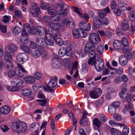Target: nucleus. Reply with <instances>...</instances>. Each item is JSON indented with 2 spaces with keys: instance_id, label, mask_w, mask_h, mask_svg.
Returning a JSON list of instances; mask_svg holds the SVG:
<instances>
[{
  "instance_id": "nucleus-63",
  "label": "nucleus",
  "mask_w": 135,
  "mask_h": 135,
  "mask_svg": "<svg viewBox=\"0 0 135 135\" xmlns=\"http://www.w3.org/2000/svg\"><path fill=\"white\" fill-rule=\"evenodd\" d=\"M113 118L114 120L117 121H120L121 119V117L118 114H114Z\"/></svg>"
},
{
  "instance_id": "nucleus-32",
  "label": "nucleus",
  "mask_w": 135,
  "mask_h": 135,
  "mask_svg": "<svg viewBox=\"0 0 135 135\" xmlns=\"http://www.w3.org/2000/svg\"><path fill=\"white\" fill-rule=\"evenodd\" d=\"M121 43L118 40L114 41L113 44L114 47L116 49H118L120 47Z\"/></svg>"
},
{
  "instance_id": "nucleus-36",
  "label": "nucleus",
  "mask_w": 135,
  "mask_h": 135,
  "mask_svg": "<svg viewBox=\"0 0 135 135\" xmlns=\"http://www.w3.org/2000/svg\"><path fill=\"white\" fill-rule=\"evenodd\" d=\"M54 38L56 43L59 46H61L64 43V41L61 38L59 37Z\"/></svg>"
},
{
  "instance_id": "nucleus-21",
  "label": "nucleus",
  "mask_w": 135,
  "mask_h": 135,
  "mask_svg": "<svg viewBox=\"0 0 135 135\" xmlns=\"http://www.w3.org/2000/svg\"><path fill=\"white\" fill-rule=\"evenodd\" d=\"M80 26L81 27V28L85 31H89L91 28V26L89 23L86 24L81 22Z\"/></svg>"
},
{
  "instance_id": "nucleus-26",
  "label": "nucleus",
  "mask_w": 135,
  "mask_h": 135,
  "mask_svg": "<svg viewBox=\"0 0 135 135\" xmlns=\"http://www.w3.org/2000/svg\"><path fill=\"white\" fill-rule=\"evenodd\" d=\"M120 64L122 66H124L127 64V60L126 57L123 56H120L119 59Z\"/></svg>"
},
{
  "instance_id": "nucleus-64",
  "label": "nucleus",
  "mask_w": 135,
  "mask_h": 135,
  "mask_svg": "<svg viewBox=\"0 0 135 135\" xmlns=\"http://www.w3.org/2000/svg\"><path fill=\"white\" fill-rule=\"evenodd\" d=\"M129 17L135 19V11L134 10L131 11L129 12Z\"/></svg>"
},
{
  "instance_id": "nucleus-59",
  "label": "nucleus",
  "mask_w": 135,
  "mask_h": 135,
  "mask_svg": "<svg viewBox=\"0 0 135 135\" xmlns=\"http://www.w3.org/2000/svg\"><path fill=\"white\" fill-rule=\"evenodd\" d=\"M33 55L35 58H37L40 56V51L35 50L32 53Z\"/></svg>"
},
{
  "instance_id": "nucleus-57",
  "label": "nucleus",
  "mask_w": 135,
  "mask_h": 135,
  "mask_svg": "<svg viewBox=\"0 0 135 135\" xmlns=\"http://www.w3.org/2000/svg\"><path fill=\"white\" fill-rule=\"evenodd\" d=\"M51 17L53 18V20L54 21H58L60 19V16L56 14L53 16H52Z\"/></svg>"
},
{
  "instance_id": "nucleus-12",
  "label": "nucleus",
  "mask_w": 135,
  "mask_h": 135,
  "mask_svg": "<svg viewBox=\"0 0 135 135\" xmlns=\"http://www.w3.org/2000/svg\"><path fill=\"white\" fill-rule=\"evenodd\" d=\"M36 34L39 36H41L45 33V29L44 27L41 26H38L34 29Z\"/></svg>"
},
{
  "instance_id": "nucleus-53",
  "label": "nucleus",
  "mask_w": 135,
  "mask_h": 135,
  "mask_svg": "<svg viewBox=\"0 0 135 135\" xmlns=\"http://www.w3.org/2000/svg\"><path fill=\"white\" fill-rule=\"evenodd\" d=\"M43 39L42 37H38L36 38V42L38 46H40L42 42Z\"/></svg>"
},
{
  "instance_id": "nucleus-8",
  "label": "nucleus",
  "mask_w": 135,
  "mask_h": 135,
  "mask_svg": "<svg viewBox=\"0 0 135 135\" xmlns=\"http://www.w3.org/2000/svg\"><path fill=\"white\" fill-rule=\"evenodd\" d=\"M17 60L18 62L22 64L28 60V57L27 55L25 53H19L17 56Z\"/></svg>"
},
{
  "instance_id": "nucleus-51",
  "label": "nucleus",
  "mask_w": 135,
  "mask_h": 135,
  "mask_svg": "<svg viewBox=\"0 0 135 135\" xmlns=\"http://www.w3.org/2000/svg\"><path fill=\"white\" fill-rule=\"evenodd\" d=\"M129 128L127 126H125L123 127L122 133L124 134L127 135L129 133Z\"/></svg>"
},
{
  "instance_id": "nucleus-55",
  "label": "nucleus",
  "mask_w": 135,
  "mask_h": 135,
  "mask_svg": "<svg viewBox=\"0 0 135 135\" xmlns=\"http://www.w3.org/2000/svg\"><path fill=\"white\" fill-rule=\"evenodd\" d=\"M39 88H41V86L38 84H34L32 86L33 90L35 92H36L38 90Z\"/></svg>"
},
{
  "instance_id": "nucleus-28",
  "label": "nucleus",
  "mask_w": 135,
  "mask_h": 135,
  "mask_svg": "<svg viewBox=\"0 0 135 135\" xmlns=\"http://www.w3.org/2000/svg\"><path fill=\"white\" fill-rule=\"evenodd\" d=\"M21 31L22 29L21 28L18 26H16L13 28L12 32L14 35L17 36Z\"/></svg>"
},
{
  "instance_id": "nucleus-3",
  "label": "nucleus",
  "mask_w": 135,
  "mask_h": 135,
  "mask_svg": "<svg viewBox=\"0 0 135 135\" xmlns=\"http://www.w3.org/2000/svg\"><path fill=\"white\" fill-rule=\"evenodd\" d=\"M57 76L52 77L46 85L47 88L44 86V89L47 91H49L50 92H53L56 88V87L57 84Z\"/></svg>"
},
{
  "instance_id": "nucleus-16",
  "label": "nucleus",
  "mask_w": 135,
  "mask_h": 135,
  "mask_svg": "<svg viewBox=\"0 0 135 135\" xmlns=\"http://www.w3.org/2000/svg\"><path fill=\"white\" fill-rule=\"evenodd\" d=\"M48 26L51 27L55 31L59 30L61 27V25L59 23L51 22H49Z\"/></svg>"
},
{
  "instance_id": "nucleus-4",
  "label": "nucleus",
  "mask_w": 135,
  "mask_h": 135,
  "mask_svg": "<svg viewBox=\"0 0 135 135\" xmlns=\"http://www.w3.org/2000/svg\"><path fill=\"white\" fill-rule=\"evenodd\" d=\"M95 46L94 44L91 45L90 43H87L84 48L85 51L88 54L89 56L91 58H95L96 52L95 50Z\"/></svg>"
},
{
  "instance_id": "nucleus-2",
  "label": "nucleus",
  "mask_w": 135,
  "mask_h": 135,
  "mask_svg": "<svg viewBox=\"0 0 135 135\" xmlns=\"http://www.w3.org/2000/svg\"><path fill=\"white\" fill-rule=\"evenodd\" d=\"M11 127L14 131L17 133L24 132L27 129L26 124L23 122H14L12 123Z\"/></svg>"
},
{
  "instance_id": "nucleus-22",
  "label": "nucleus",
  "mask_w": 135,
  "mask_h": 135,
  "mask_svg": "<svg viewBox=\"0 0 135 135\" xmlns=\"http://www.w3.org/2000/svg\"><path fill=\"white\" fill-rule=\"evenodd\" d=\"M24 80L27 83H33L35 82V80L34 78L28 76H27L24 77Z\"/></svg>"
},
{
  "instance_id": "nucleus-52",
  "label": "nucleus",
  "mask_w": 135,
  "mask_h": 135,
  "mask_svg": "<svg viewBox=\"0 0 135 135\" xmlns=\"http://www.w3.org/2000/svg\"><path fill=\"white\" fill-rule=\"evenodd\" d=\"M42 76V75L40 72H37L34 75V77L37 79L39 80L40 79Z\"/></svg>"
},
{
  "instance_id": "nucleus-50",
  "label": "nucleus",
  "mask_w": 135,
  "mask_h": 135,
  "mask_svg": "<svg viewBox=\"0 0 135 135\" xmlns=\"http://www.w3.org/2000/svg\"><path fill=\"white\" fill-rule=\"evenodd\" d=\"M15 15L16 17L20 18H22V15L21 12L18 10H16L15 12Z\"/></svg>"
},
{
  "instance_id": "nucleus-33",
  "label": "nucleus",
  "mask_w": 135,
  "mask_h": 135,
  "mask_svg": "<svg viewBox=\"0 0 135 135\" xmlns=\"http://www.w3.org/2000/svg\"><path fill=\"white\" fill-rule=\"evenodd\" d=\"M21 42L22 44H27L29 42L28 38L27 36H22L20 39Z\"/></svg>"
},
{
  "instance_id": "nucleus-46",
  "label": "nucleus",
  "mask_w": 135,
  "mask_h": 135,
  "mask_svg": "<svg viewBox=\"0 0 135 135\" xmlns=\"http://www.w3.org/2000/svg\"><path fill=\"white\" fill-rule=\"evenodd\" d=\"M110 132L112 135H118L119 131L115 128H112L110 129Z\"/></svg>"
},
{
  "instance_id": "nucleus-30",
  "label": "nucleus",
  "mask_w": 135,
  "mask_h": 135,
  "mask_svg": "<svg viewBox=\"0 0 135 135\" xmlns=\"http://www.w3.org/2000/svg\"><path fill=\"white\" fill-rule=\"evenodd\" d=\"M80 29L79 28L77 29L74 28L72 32L73 36L76 38H78L80 37V34L79 31Z\"/></svg>"
},
{
  "instance_id": "nucleus-13",
  "label": "nucleus",
  "mask_w": 135,
  "mask_h": 135,
  "mask_svg": "<svg viewBox=\"0 0 135 135\" xmlns=\"http://www.w3.org/2000/svg\"><path fill=\"white\" fill-rule=\"evenodd\" d=\"M93 23L94 26L96 28H99L102 26V22L98 17H94Z\"/></svg>"
},
{
  "instance_id": "nucleus-11",
  "label": "nucleus",
  "mask_w": 135,
  "mask_h": 135,
  "mask_svg": "<svg viewBox=\"0 0 135 135\" xmlns=\"http://www.w3.org/2000/svg\"><path fill=\"white\" fill-rule=\"evenodd\" d=\"M61 22L63 25L65 24L66 26L69 28H73L74 26V23L73 20L70 18H67L62 20Z\"/></svg>"
},
{
  "instance_id": "nucleus-56",
  "label": "nucleus",
  "mask_w": 135,
  "mask_h": 135,
  "mask_svg": "<svg viewBox=\"0 0 135 135\" xmlns=\"http://www.w3.org/2000/svg\"><path fill=\"white\" fill-rule=\"evenodd\" d=\"M117 6V4L116 2L114 0H113L110 3V8L112 9H115Z\"/></svg>"
},
{
  "instance_id": "nucleus-35",
  "label": "nucleus",
  "mask_w": 135,
  "mask_h": 135,
  "mask_svg": "<svg viewBox=\"0 0 135 135\" xmlns=\"http://www.w3.org/2000/svg\"><path fill=\"white\" fill-rule=\"evenodd\" d=\"M116 108L112 105H110L108 107V112L112 114H114L115 113Z\"/></svg>"
},
{
  "instance_id": "nucleus-58",
  "label": "nucleus",
  "mask_w": 135,
  "mask_h": 135,
  "mask_svg": "<svg viewBox=\"0 0 135 135\" xmlns=\"http://www.w3.org/2000/svg\"><path fill=\"white\" fill-rule=\"evenodd\" d=\"M124 56L126 57L127 60H130L132 57V54L130 52H128L126 53Z\"/></svg>"
},
{
  "instance_id": "nucleus-42",
  "label": "nucleus",
  "mask_w": 135,
  "mask_h": 135,
  "mask_svg": "<svg viewBox=\"0 0 135 135\" xmlns=\"http://www.w3.org/2000/svg\"><path fill=\"white\" fill-rule=\"evenodd\" d=\"M21 49L24 52L27 53H29L30 52V48L26 45H22L20 46Z\"/></svg>"
},
{
  "instance_id": "nucleus-23",
  "label": "nucleus",
  "mask_w": 135,
  "mask_h": 135,
  "mask_svg": "<svg viewBox=\"0 0 135 135\" xmlns=\"http://www.w3.org/2000/svg\"><path fill=\"white\" fill-rule=\"evenodd\" d=\"M117 6L118 8L122 11H124L127 9L126 4L121 1H119L118 3Z\"/></svg>"
},
{
  "instance_id": "nucleus-60",
  "label": "nucleus",
  "mask_w": 135,
  "mask_h": 135,
  "mask_svg": "<svg viewBox=\"0 0 135 135\" xmlns=\"http://www.w3.org/2000/svg\"><path fill=\"white\" fill-rule=\"evenodd\" d=\"M42 40L40 47L42 48L46 47H47V44L46 39L45 38L43 37Z\"/></svg>"
},
{
  "instance_id": "nucleus-38",
  "label": "nucleus",
  "mask_w": 135,
  "mask_h": 135,
  "mask_svg": "<svg viewBox=\"0 0 135 135\" xmlns=\"http://www.w3.org/2000/svg\"><path fill=\"white\" fill-rule=\"evenodd\" d=\"M7 62H6L5 64L4 67L6 69H12L13 68V64L11 62V61H7Z\"/></svg>"
},
{
  "instance_id": "nucleus-20",
  "label": "nucleus",
  "mask_w": 135,
  "mask_h": 135,
  "mask_svg": "<svg viewBox=\"0 0 135 135\" xmlns=\"http://www.w3.org/2000/svg\"><path fill=\"white\" fill-rule=\"evenodd\" d=\"M40 7L41 9L46 10L50 8V4L49 3L45 2L43 1H40Z\"/></svg>"
},
{
  "instance_id": "nucleus-34",
  "label": "nucleus",
  "mask_w": 135,
  "mask_h": 135,
  "mask_svg": "<svg viewBox=\"0 0 135 135\" xmlns=\"http://www.w3.org/2000/svg\"><path fill=\"white\" fill-rule=\"evenodd\" d=\"M22 94L25 96H28L32 93V92L31 90L30 89H25L22 90Z\"/></svg>"
},
{
  "instance_id": "nucleus-62",
  "label": "nucleus",
  "mask_w": 135,
  "mask_h": 135,
  "mask_svg": "<svg viewBox=\"0 0 135 135\" xmlns=\"http://www.w3.org/2000/svg\"><path fill=\"white\" fill-rule=\"evenodd\" d=\"M0 30L2 32L5 33L6 32V27L5 26L2 25L0 23Z\"/></svg>"
},
{
  "instance_id": "nucleus-24",
  "label": "nucleus",
  "mask_w": 135,
  "mask_h": 135,
  "mask_svg": "<svg viewBox=\"0 0 135 135\" xmlns=\"http://www.w3.org/2000/svg\"><path fill=\"white\" fill-rule=\"evenodd\" d=\"M31 130L36 132L38 130L39 125L36 122H33L30 125Z\"/></svg>"
},
{
  "instance_id": "nucleus-7",
  "label": "nucleus",
  "mask_w": 135,
  "mask_h": 135,
  "mask_svg": "<svg viewBox=\"0 0 135 135\" xmlns=\"http://www.w3.org/2000/svg\"><path fill=\"white\" fill-rule=\"evenodd\" d=\"M18 68H15V71L16 75L18 76L22 77L24 75V73H27L26 71L24 69L23 66L20 64H17Z\"/></svg>"
},
{
  "instance_id": "nucleus-1",
  "label": "nucleus",
  "mask_w": 135,
  "mask_h": 135,
  "mask_svg": "<svg viewBox=\"0 0 135 135\" xmlns=\"http://www.w3.org/2000/svg\"><path fill=\"white\" fill-rule=\"evenodd\" d=\"M17 50V46L15 44H11L6 46L4 50V58L6 61H11L12 56Z\"/></svg>"
},
{
  "instance_id": "nucleus-31",
  "label": "nucleus",
  "mask_w": 135,
  "mask_h": 135,
  "mask_svg": "<svg viewBox=\"0 0 135 135\" xmlns=\"http://www.w3.org/2000/svg\"><path fill=\"white\" fill-rule=\"evenodd\" d=\"M65 55L68 56H70L72 52V50L71 48L69 46H68L66 48L65 47Z\"/></svg>"
},
{
  "instance_id": "nucleus-15",
  "label": "nucleus",
  "mask_w": 135,
  "mask_h": 135,
  "mask_svg": "<svg viewBox=\"0 0 135 135\" xmlns=\"http://www.w3.org/2000/svg\"><path fill=\"white\" fill-rule=\"evenodd\" d=\"M11 111V107L9 106L5 105L0 109V112L3 114H7L9 113Z\"/></svg>"
},
{
  "instance_id": "nucleus-54",
  "label": "nucleus",
  "mask_w": 135,
  "mask_h": 135,
  "mask_svg": "<svg viewBox=\"0 0 135 135\" xmlns=\"http://www.w3.org/2000/svg\"><path fill=\"white\" fill-rule=\"evenodd\" d=\"M73 7L75 12L77 13L80 17H82V15L80 12V9L76 7Z\"/></svg>"
},
{
  "instance_id": "nucleus-61",
  "label": "nucleus",
  "mask_w": 135,
  "mask_h": 135,
  "mask_svg": "<svg viewBox=\"0 0 135 135\" xmlns=\"http://www.w3.org/2000/svg\"><path fill=\"white\" fill-rule=\"evenodd\" d=\"M121 10L118 8L115 9L114 10V13L117 16H120L121 14Z\"/></svg>"
},
{
  "instance_id": "nucleus-10",
  "label": "nucleus",
  "mask_w": 135,
  "mask_h": 135,
  "mask_svg": "<svg viewBox=\"0 0 135 135\" xmlns=\"http://www.w3.org/2000/svg\"><path fill=\"white\" fill-rule=\"evenodd\" d=\"M101 89L99 88H96L95 90H93L89 93V95L90 97L93 99H95L98 98L99 96L102 94Z\"/></svg>"
},
{
  "instance_id": "nucleus-48",
  "label": "nucleus",
  "mask_w": 135,
  "mask_h": 135,
  "mask_svg": "<svg viewBox=\"0 0 135 135\" xmlns=\"http://www.w3.org/2000/svg\"><path fill=\"white\" fill-rule=\"evenodd\" d=\"M96 59L95 58H91L89 59L88 64L89 65H93L95 64Z\"/></svg>"
},
{
  "instance_id": "nucleus-49",
  "label": "nucleus",
  "mask_w": 135,
  "mask_h": 135,
  "mask_svg": "<svg viewBox=\"0 0 135 135\" xmlns=\"http://www.w3.org/2000/svg\"><path fill=\"white\" fill-rule=\"evenodd\" d=\"M40 55L43 58H46L47 56V52L44 49H42L40 51Z\"/></svg>"
},
{
  "instance_id": "nucleus-47",
  "label": "nucleus",
  "mask_w": 135,
  "mask_h": 135,
  "mask_svg": "<svg viewBox=\"0 0 135 135\" xmlns=\"http://www.w3.org/2000/svg\"><path fill=\"white\" fill-rule=\"evenodd\" d=\"M121 43L123 46L128 45L129 43L127 38L126 37H123Z\"/></svg>"
},
{
  "instance_id": "nucleus-25",
  "label": "nucleus",
  "mask_w": 135,
  "mask_h": 135,
  "mask_svg": "<svg viewBox=\"0 0 135 135\" xmlns=\"http://www.w3.org/2000/svg\"><path fill=\"white\" fill-rule=\"evenodd\" d=\"M68 9L66 7L64 10L62 9L58 11L57 13L60 15L62 17H64L67 16L68 14Z\"/></svg>"
},
{
  "instance_id": "nucleus-37",
  "label": "nucleus",
  "mask_w": 135,
  "mask_h": 135,
  "mask_svg": "<svg viewBox=\"0 0 135 135\" xmlns=\"http://www.w3.org/2000/svg\"><path fill=\"white\" fill-rule=\"evenodd\" d=\"M65 47H61L59 49L58 53L61 57H63L65 55Z\"/></svg>"
},
{
  "instance_id": "nucleus-29",
  "label": "nucleus",
  "mask_w": 135,
  "mask_h": 135,
  "mask_svg": "<svg viewBox=\"0 0 135 135\" xmlns=\"http://www.w3.org/2000/svg\"><path fill=\"white\" fill-rule=\"evenodd\" d=\"M128 94L126 92V89L123 88L122 89L121 92L119 93V95L121 98L123 99L125 98Z\"/></svg>"
},
{
  "instance_id": "nucleus-43",
  "label": "nucleus",
  "mask_w": 135,
  "mask_h": 135,
  "mask_svg": "<svg viewBox=\"0 0 135 135\" xmlns=\"http://www.w3.org/2000/svg\"><path fill=\"white\" fill-rule=\"evenodd\" d=\"M46 37L47 40V45H48L50 46H52L54 44L53 38H47Z\"/></svg>"
},
{
  "instance_id": "nucleus-39",
  "label": "nucleus",
  "mask_w": 135,
  "mask_h": 135,
  "mask_svg": "<svg viewBox=\"0 0 135 135\" xmlns=\"http://www.w3.org/2000/svg\"><path fill=\"white\" fill-rule=\"evenodd\" d=\"M122 51L123 52L126 53L129 52H131V47L128 45L124 46L123 47L122 49Z\"/></svg>"
},
{
  "instance_id": "nucleus-6",
  "label": "nucleus",
  "mask_w": 135,
  "mask_h": 135,
  "mask_svg": "<svg viewBox=\"0 0 135 135\" xmlns=\"http://www.w3.org/2000/svg\"><path fill=\"white\" fill-rule=\"evenodd\" d=\"M45 34L46 37L49 36L55 38L60 37L61 32L60 31H55L51 27L49 26L47 30L45 32Z\"/></svg>"
},
{
  "instance_id": "nucleus-5",
  "label": "nucleus",
  "mask_w": 135,
  "mask_h": 135,
  "mask_svg": "<svg viewBox=\"0 0 135 135\" xmlns=\"http://www.w3.org/2000/svg\"><path fill=\"white\" fill-rule=\"evenodd\" d=\"M89 42L87 43H90L91 45L97 44L101 41L100 38L97 33H92L89 35Z\"/></svg>"
},
{
  "instance_id": "nucleus-19",
  "label": "nucleus",
  "mask_w": 135,
  "mask_h": 135,
  "mask_svg": "<svg viewBox=\"0 0 135 135\" xmlns=\"http://www.w3.org/2000/svg\"><path fill=\"white\" fill-rule=\"evenodd\" d=\"M104 50V46L102 45H99L96 48V51L97 54H98L100 57L102 55Z\"/></svg>"
},
{
  "instance_id": "nucleus-27",
  "label": "nucleus",
  "mask_w": 135,
  "mask_h": 135,
  "mask_svg": "<svg viewBox=\"0 0 135 135\" xmlns=\"http://www.w3.org/2000/svg\"><path fill=\"white\" fill-rule=\"evenodd\" d=\"M65 6L68 7L66 4L64 3L62 1H59L58 3L55 6V8L56 9H62Z\"/></svg>"
},
{
  "instance_id": "nucleus-40",
  "label": "nucleus",
  "mask_w": 135,
  "mask_h": 135,
  "mask_svg": "<svg viewBox=\"0 0 135 135\" xmlns=\"http://www.w3.org/2000/svg\"><path fill=\"white\" fill-rule=\"evenodd\" d=\"M93 124L94 125L99 128L101 126L102 123L98 119L95 118L93 120Z\"/></svg>"
},
{
  "instance_id": "nucleus-14",
  "label": "nucleus",
  "mask_w": 135,
  "mask_h": 135,
  "mask_svg": "<svg viewBox=\"0 0 135 135\" xmlns=\"http://www.w3.org/2000/svg\"><path fill=\"white\" fill-rule=\"evenodd\" d=\"M53 62L52 63V66L55 69H59L61 67L60 63L59 62V59L57 56H56L53 58Z\"/></svg>"
},
{
  "instance_id": "nucleus-44",
  "label": "nucleus",
  "mask_w": 135,
  "mask_h": 135,
  "mask_svg": "<svg viewBox=\"0 0 135 135\" xmlns=\"http://www.w3.org/2000/svg\"><path fill=\"white\" fill-rule=\"evenodd\" d=\"M57 12V10L54 9H49L47 10V13L49 15L53 16Z\"/></svg>"
},
{
  "instance_id": "nucleus-18",
  "label": "nucleus",
  "mask_w": 135,
  "mask_h": 135,
  "mask_svg": "<svg viewBox=\"0 0 135 135\" xmlns=\"http://www.w3.org/2000/svg\"><path fill=\"white\" fill-rule=\"evenodd\" d=\"M128 21L125 19L123 20V22L121 24V28L124 31H127L129 28V26L128 24Z\"/></svg>"
},
{
  "instance_id": "nucleus-9",
  "label": "nucleus",
  "mask_w": 135,
  "mask_h": 135,
  "mask_svg": "<svg viewBox=\"0 0 135 135\" xmlns=\"http://www.w3.org/2000/svg\"><path fill=\"white\" fill-rule=\"evenodd\" d=\"M104 65L103 60L99 58L95 61V68L97 71L99 72L102 71Z\"/></svg>"
},
{
  "instance_id": "nucleus-17",
  "label": "nucleus",
  "mask_w": 135,
  "mask_h": 135,
  "mask_svg": "<svg viewBox=\"0 0 135 135\" xmlns=\"http://www.w3.org/2000/svg\"><path fill=\"white\" fill-rule=\"evenodd\" d=\"M23 83V80L19 79H13L11 82V83L12 85L13 86H17L22 85Z\"/></svg>"
},
{
  "instance_id": "nucleus-41",
  "label": "nucleus",
  "mask_w": 135,
  "mask_h": 135,
  "mask_svg": "<svg viewBox=\"0 0 135 135\" xmlns=\"http://www.w3.org/2000/svg\"><path fill=\"white\" fill-rule=\"evenodd\" d=\"M7 88L8 91H18L19 90L18 88L16 87L15 86H13L12 85L11 86H7Z\"/></svg>"
},
{
  "instance_id": "nucleus-45",
  "label": "nucleus",
  "mask_w": 135,
  "mask_h": 135,
  "mask_svg": "<svg viewBox=\"0 0 135 135\" xmlns=\"http://www.w3.org/2000/svg\"><path fill=\"white\" fill-rule=\"evenodd\" d=\"M102 24L104 25H107L109 23V19L106 17H104L102 19Z\"/></svg>"
}]
</instances>
